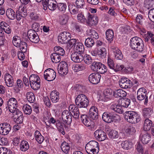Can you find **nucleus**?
Masks as SVG:
<instances>
[{"label": "nucleus", "instance_id": "obj_16", "mask_svg": "<svg viewBox=\"0 0 154 154\" xmlns=\"http://www.w3.org/2000/svg\"><path fill=\"white\" fill-rule=\"evenodd\" d=\"M71 60L75 63L81 62L83 60L82 53L75 52L71 55Z\"/></svg>", "mask_w": 154, "mask_h": 154}, {"label": "nucleus", "instance_id": "obj_62", "mask_svg": "<svg viewBox=\"0 0 154 154\" xmlns=\"http://www.w3.org/2000/svg\"><path fill=\"white\" fill-rule=\"evenodd\" d=\"M83 58L85 62L87 64L89 65L92 62V59L91 57L88 54H85L83 57Z\"/></svg>", "mask_w": 154, "mask_h": 154}, {"label": "nucleus", "instance_id": "obj_58", "mask_svg": "<svg viewBox=\"0 0 154 154\" xmlns=\"http://www.w3.org/2000/svg\"><path fill=\"white\" fill-rule=\"evenodd\" d=\"M101 64V63L100 62L94 61L93 62L91 66V69L94 71H96L98 70L99 66Z\"/></svg>", "mask_w": 154, "mask_h": 154}, {"label": "nucleus", "instance_id": "obj_10", "mask_svg": "<svg viewBox=\"0 0 154 154\" xmlns=\"http://www.w3.org/2000/svg\"><path fill=\"white\" fill-rule=\"evenodd\" d=\"M120 87L122 88H127L132 86V82L128 78L124 77L122 78L119 82Z\"/></svg>", "mask_w": 154, "mask_h": 154}, {"label": "nucleus", "instance_id": "obj_38", "mask_svg": "<svg viewBox=\"0 0 154 154\" xmlns=\"http://www.w3.org/2000/svg\"><path fill=\"white\" fill-rule=\"evenodd\" d=\"M29 148V146L27 141L22 140L20 144V149L23 152L27 150Z\"/></svg>", "mask_w": 154, "mask_h": 154}, {"label": "nucleus", "instance_id": "obj_57", "mask_svg": "<svg viewBox=\"0 0 154 154\" xmlns=\"http://www.w3.org/2000/svg\"><path fill=\"white\" fill-rule=\"evenodd\" d=\"M107 71V67L101 63L99 68L97 72L98 73L103 74L105 73Z\"/></svg>", "mask_w": 154, "mask_h": 154}, {"label": "nucleus", "instance_id": "obj_31", "mask_svg": "<svg viewBox=\"0 0 154 154\" xmlns=\"http://www.w3.org/2000/svg\"><path fill=\"white\" fill-rule=\"evenodd\" d=\"M110 109L120 114L122 113L123 111L121 106L119 104L116 103L112 104L111 106Z\"/></svg>", "mask_w": 154, "mask_h": 154}, {"label": "nucleus", "instance_id": "obj_32", "mask_svg": "<svg viewBox=\"0 0 154 154\" xmlns=\"http://www.w3.org/2000/svg\"><path fill=\"white\" fill-rule=\"evenodd\" d=\"M113 51L115 55V58L117 59L121 60L123 58V56L121 51L118 48H113Z\"/></svg>", "mask_w": 154, "mask_h": 154}, {"label": "nucleus", "instance_id": "obj_53", "mask_svg": "<svg viewBox=\"0 0 154 154\" xmlns=\"http://www.w3.org/2000/svg\"><path fill=\"white\" fill-rule=\"evenodd\" d=\"M69 7L70 12L72 14H75L79 13V8L75 7V5H69Z\"/></svg>", "mask_w": 154, "mask_h": 154}, {"label": "nucleus", "instance_id": "obj_44", "mask_svg": "<svg viewBox=\"0 0 154 154\" xmlns=\"http://www.w3.org/2000/svg\"><path fill=\"white\" fill-rule=\"evenodd\" d=\"M95 44L94 40L91 38H88L85 41V44L87 47L91 48Z\"/></svg>", "mask_w": 154, "mask_h": 154}, {"label": "nucleus", "instance_id": "obj_50", "mask_svg": "<svg viewBox=\"0 0 154 154\" xmlns=\"http://www.w3.org/2000/svg\"><path fill=\"white\" fill-rule=\"evenodd\" d=\"M20 38L17 36H15L13 38V43L14 46L18 47L22 42Z\"/></svg>", "mask_w": 154, "mask_h": 154}, {"label": "nucleus", "instance_id": "obj_61", "mask_svg": "<svg viewBox=\"0 0 154 154\" xmlns=\"http://www.w3.org/2000/svg\"><path fill=\"white\" fill-rule=\"evenodd\" d=\"M137 45L136 47H135L136 48H135L134 50L139 52L143 51L144 49V45L143 41H142V42Z\"/></svg>", "mask_w": 154, "mask_h": 154}, {"label": "nucleus", "instance_id": "obj_6", "mask_svg": "<svg viewBox=\"0 0 154 154\" xmlns=\"http://www.w3.org/2000/svg\"><path fill=\"white\" fill-rule=\"evenodd\" d=\"M7 104L6 107L11 112H14L17 107V101L14 98L12 97L9 99L7 102Z\"/></svg>", "mask_w": 154, "mask_h": 154}, {"label": "nucleus", "instance_id": "obj_27", "mask_svg": "<svg viewBox=\"0 0 154 154\" xmlns=\"http://www.w3.org/2000/svg\"><path fill=\"white\" fill-rule=\"evenodd\" d=\"M74 49L76 52H79L81 53H83L84 51L85 48L83 44L80 42H78L76 43L74 46Z\"/></svg>", "mask_w": 154, "mask_h": 154}, {"label": "nucleus", "instance_id": "obj_54", "mask_svg": "<svg viewBox=\"0 0 154 154\" xmlns=\"http://www.w3.org/2000/svg\"><path fill=\"white\" fill-rule=\"evenodd\" d=\"M72 114H71V112H69L67 110H64L62 114V119H65L66 117H68L69 121H70V118H72Z\"/></svg>", "mask_w": 154, "mask_h": 154}, {"label": "nucleus", "instance_id": "obj_30", "mask_svg": "<svg viewBox=\"0 0 154 154\" xmlns=\"http://www.w3.org/2000/svg\"><path fill=\"white\" fill-rule=\"evenodd\" d=\"M81 120L82 122L87 127L90 126L92 122L86 115H83L81 116Z\"/></svg>", "mask_w": 154, "mask_h": 154}, {"label": "nucleus", "instance_id": "obj_46", "mask_svg": "<svg viewBox=\"0 0 154 154\" xmlns=\"http://www.w3.org/2000/svg\"><path fill=\"white\" fill-rule=\"evenodd\" d=\"M97 53L100 57L102 58H105L107 54L106 49L105 48L101 47L99 50H98Z\"/></svg>", "mask_w": 154, "mask_h": 154}, {"label": "nucleus", "instance_id": "obj_18", "mask_svg": "<svg viewBox=\"0 0 154 154\" xmlns=\"http://www.w3.org/2000/svg\"><path fill=\"white\" fill-rule=\"evenodd\" d=\"M98 110L95 106H92L90 108L89 115V117L93 120H95L98 117Z\"/></svg>", "mask_w": 154, "mask_h": 154}, {"label": "nucleus", "instance_id": "obj_59", "mask_svg": "<svg viewBox=\"0 0 154 154\" xmlns=\"http://www.w3.org/2000/svg\"><path fill=\"white\" fill-rule=\"evenodd\" d=\"M135 148L139 153L143 154L144 148L142 144L140 142H138L135 146Z\"/></svg>", "mask_w": 154, "mask_h": 154}, {"label": "nucleus", "instance_id": "obj_60", "mask_svg": "<svg viewBox=\"0 0 154 154\" xmlns=\"http://www.w3.org/2000/svg\"><path fill=\"white\" fill-rule=\"evenodd\" d=\"M144 20L145 19L144 17L140 14H138L136 17V23L142 25Z\"/></svg>", "mask_w": 154, "mask_h": 154}, {"label": "nucleus", "instance_id": "obj_35", "mask_svg": "<svg viewBox=\"0 0 154 154\" xmlns=\"http://www.w3.org/2000/svg\"><path fill=\"white\" fill-rule=\"evenodd\" d=\"M85 69L86 66L85 65L82 64H76L73 65L72 66V69L75 72L84 70Z\"/></svg>", "mask_w": 154, "mask_h": 154}, {"label": "nucleus", "instance_id": "obj_63", "mask_svg": "<svg viewBox=\"0 0 154 154\" xmlns=\"http://www.w3.org/2000/svg\"><path fill=\"white\" fill-rule=\"evenodd\" d=\"M29 16L31 19L33 20H37L39 19V14L36 12H31L29 14Z\"/></svg>", "mask_w": 154, "mask_h": 154}, {"label": "nucleus", "instance_id": "obj_42", "mask_svg": "<svg viewBox=\"0 0 154 154\" xmlns=\"http://www.w3.org/2000/svg\"><path fill=\"white\" fill-rule=\"evenodd\" d=\"M51 57L52 62L54 63L59 62L61 59L60 56L55 53H53L51 54Z\"/></svg>", "mask_w": 154, "mask_h": 154}, {"label": "nucleus", "instance_id": "obj_34", "mask_svg": "<svg viewBox=\"0 0 154 154\" xmlns=\"http://www.w3.org/2000/svg\"><path fill=\"white\" fill-rule=\"evenodd\" d=\"M108 14L115 17L117 18L118 17H121L120 15L122 16L120 13L117 12V10L114 7H111L108 12Z\"/></svg>", "mask_w": 154, "mask_h": 154}, {"label": "nucleus", "instance_id": "obj_20", "mask_svg": "<svg viewBox=\"0 0 154 154\" xmlns=\"http://www.w3.org/2000/svg\"><path fill=\"white\" fill-rule=\"evenodd\" d=\"M142 40L140 38L135 36L131 38L130 40V46L131 48L134 49L137 45L142 42Z\"/></svg>", "mask_w": 154, "mask_h": 154}, {"label": "nucleus", "instance_id": "obj_9", "mask_svg": "<svg viewBox=\"0 0 154 154\" xmlns=\"http://www.w3.org/2000/svg\"><path fill=\"white\" fill-rule=\"evenodd\" d=\"M58 72L60 74L62 75H66L68 72L67 63L64 61L60 62L58 66Z\"/></svg>", "mask_w": 154, "mask_h": 154}, {"label": "nucleus", "instance_id": "obj_5", "mask_svg": "<svg viewBox=\"0 0 154 154\" xmlns=\"http://www.w3.org/2000/svg\"><path fill=\"white\" fill-rule=\"evenodd\" d=\"M147 91L144 88H140L137 93V99L139 101H141L145 99L144 104L146 105L148 102V96L146 95Z\"/></svg>", "mask_w": 154, "mask_h": 154}, {"label": "nucleus", "instance_id": "obj_56", "mask_svg": "<svg viewBox=\"0 0 154 154\" xmlns=\"http://www.w3.org/2000/svg\"><path fill=\"white\" fill-rule=\"evenodd\" d=\"M143 115L145 117H149L152 113V110L151 108H146L143 109Z\"/></svg>", "mask_w": 154, "mask_h": 154}, {"label": "nucleus", "instance_id": "obj_48", "mask_svg": "<svg viewBox=\"0 0 154 154\" xmlns=\"http://www.w3.org/2000/svg\"><path fill=\"white\" fill-rule=\"evenodd\" d=\"M55 53L59 55L63 56L65 54L64 49L60 46H56L54 48Z\"/></svg>", "mask_w": 154, "mask_h": 154}, {"label": "nucleus", "instance_id": "obj_47", "mask_svg": "<svg viewBox=\"0 0 154 154\" xmlns=\"http://www.w3.org/2000/svg\"><path fill=\"white\" fill-rule=\"evenodd\" d=\"M109 137L112 139L117 138L119 137L118 132L116 130L110 131L108 134Z\"/></svg>", "mask_w": 154, "mask_h": 154}, {"label": "nucleus", "instance_id": "obj_19", "mask_svg": "<svg viewBox=\"0 0 154 154\" xmlns=\"http://www.w3.org/2000/svg\"><path fill=\"white\" fill-rule=\"evenodd\" d=\"M69 110L72 112V115L75 118L77 119L79 117V112L78 107H77L74 104H71L69 107Z\"/></svg>", "mask_w": 154, "mask_h": 154}, {"label": "nucleus", "instance_id": "obj_41", "mask_svg": "<svg viewBox=\"0 0 154 154\" xmlns=\"http://www.w3.org/2000/svg\"><path fill=\"white\" fill-rule=\"evenodd\" d=\"M55 0H49L48 5V8L50 10L54 11L57 8V5Z\"/></svg>", "mask_w": 154, "mask_h": 154}, {"label": "nucleus", "instance_id": "obj_1", "mask_svg": "<svg viewBox=\"0 0 154 154\" xmlns=\"http://www.w3.org/2000/svg\"><path fill=\"white\" fill-rule=\"evenodd\" d=\"M126 121L132 124H136L140 120V117L137 112L128 111L125 112L124 115Z\"/></svg>", "mask_w": 154, "mask_h": 154}, {"label": "nucleus", "instance_id": "obj_17", "mask_svg": "<svg viewBox=\"0 0 154 154\" xmlns=\"http://www.w3.org/2000/svg\"><path fill=\"white\" fill-rule=\"evenodd\" d=\"M115 117L111 113L106 112L103 113L102 119L105 122L110 123L113 121Z\"/></svg>", "mask_w": 154, "mask_h": 154}, {"label": "nucleus", "instance_id": "obj_25", "mask_svg": "<svg viewBox=\"0 0 154 154\" xmlns=\"http://www.w3.org/2000/svg\"><path fill=\"white\" fill-rule=\"evenodd\" d=\"M51 101L54 103L57 102L59 99V93L56 90L52 91L50 94Z\"/></svg>", "mask_w": 154, "mask_h": 154}, {"label": "nucleus", "instance_id": "obj_55", "mask_svg": "<svg viewBox=\"0 0 154 154\" xmlns=\"http://www.w3.org/2000/svg\"><path fill=\"white\" fill-rule=\"evenodd\" d=\"M77 19L78 21L80 23H84L87 21V19L82 12L79 13L78 14L77 16Z\"/></svg>", "mask_w": 154, "mask_h": 154}, {"label": "nucleus", "instance_id": "obj_8", "mask_svg": "<svg viewBox=\"0 0 154 154\" xmlns=\"http://www.w3.org/2000/svg\"><path fill=\"white\" fill-rule=\"evenodd\" d=\"M71 36V34L69 32L64 31L60 34L58 36V40L62 44H65L68 42Z\"/></svg>", "mask_w": 154, "mask_h": 154}, {"label": "nucleus", "instance_id": "obj_40", "mask_svg": "<svg viewBox=\"0 0 154 154\" xmlns=\"http://www.w3.org/2000/svg\"><path fill=\"white\" fill-rule=\"evenodd\" d=\"M61 148L62 151L65 153L67 154L70 151V146L68 143L65 141L61 144Z\"/></svg>", "mask_w": 154, "mask_h": 154}, {"label": "nucleus", "instance_id": "obj_7", "mask_svg": "<svg viewBox=\"0 0 154 154\" xmlns=\"http://www.w3.org/2000/svg\"><path fill=\"white\" fill-rule=\"evenodd\" d=\"M44 77L45 79L48 81H51L54 80L56 77V73L51 69H46L44 72Z\"/></svg>", "mask_w": 154, "mask_h": 154}, {"label": "nucleus", "instance_id": "obj_37", "mask_svg": "<svg viewBox=\"0 0 154 154\" xmlns=\"http://www.w3.org/2000/svg\"><path fill=\"white\" fill-rule=\"evenodd\" d=\"M152 122L150 120L146 118L144 121L143 129L145 131H149L152 127Z\"/></svg>", "mask_w": 154, "mask_h": 154}, {"label": "nucleus", "instance_id": "obj_22", "mask_svg": "<svg viewBox=\"0 0 154 154\" xmlns=\"http://www.w3.org/2000/svg\"><path fill=\"white\" fill-rule=\"evenodd\" d=\"M107 64L108 66L110 68L116 72H117L118 71L122 70L124 67V66H122L118 69H116V67L114 66V62L113 60L109 57H108Z\"/></svg>", "mask_w": 154, "mask_h": 154}, {"label": "nucleus", "instance_id": "obj_45", "mask_svg": "<svg viewBox=\"0 0 154 154\" xmlns=\"http://www.w3.org/2000/svg\"><path fill=\"white\" fill-rule=\"evenodd\" d=\"M16 12L20 14H23L24 16H26L27 15V11L26 7L23 5H21L19 7Z\"/></svg>", "mask_w": 154, "mask_h": 154}, {"label": "nucleus", "instance_id": "obj_24", "mask_svg": "<svg viewBox=\"0 0 154 154\" xmlns=\"http://www.w3.org/2000/svg\"><path fill=\"white\" fill-rule=\"evenodd\" d=\"M112 91L111 89H107L105 90L103 92V100L107 101L110 100L112 96Z\"/></svg>", "mask_w": 154, "mask_h": 154}, {"label": "nucleus", "instance_id": "obj_49", "mask_svg": "<svg viewBox=\"0 0 154 154\" xmlns=\"http://www.w3.org/2000/svg\"><path fill=\"white\" fill-rule=\"evenodd\" d=\"M27 98L29 102L32 103L35 100V96L34 94L31 92H29L26 94Z\"/></svg>", "mask_w": 154, "mask_h": 154}, {"label": "nucleus", "instance_id": "obj_14", "mask_svg": "<svg viewBox=\"0 0 154 154\" xmlns=\"http://www.w3.org/2000/svg\"><path fill=\"white\" fill-rule=\"evenodd\" d=\"M101 75L98 73L94 72L91 74L89 76V81L93 84H97L99 82Z\"/></svg>", "mask_w": 154, "mask_h": 154}, {"label": "nucleus", "instance_id": "obj_11", "mask_svg": "<svg viewBox=\"0 0 154 154\" xmlns=\"http://www.w3.org/2000/svg\"><path fill=\"white\" fill-rule=\"evenodd\" d=\"M27 36L29 40L32 42L36 43L39 41V38L37 34L32 29L29 30L27 32Z\"/></svg>", "mask_w": 154, "mask_h": 154}, {"label": "nucleus", "instance_id": "obj_15", "mask_svg": "<svg viewBox=\"0 0 154 154\" xmlns=\"http://www.w3.org/2000/svg\"><path fill=\"white\" fill-rule=\"evenodd\" d=\"M11 130L10 125L7 123H4L0 124V134L3 135L8 134Z\"/></svg>", "mask_w": 154, "mask_h": 154}, {"label": "nucleus", "instance_id": "obj_33", "mask_svg": "<svg viewBox=\"0 0 154 154\" xmlns=\"http://www.w3.org/2000/svg\"><path fill=\"white\" fill-rule=\"evenodd\" d=\"M0 25L1 26L3 30L6 33L9 34L11 32V29L10 26L6 22L2 21L1 22Z\"/></svg>", "mask_w": 154, "mask_h": 154}, {"label": "nucleus", "instance_id": "obj_13", "mask_svg": "<svg viewBox=\"0 0 154 154\" xmlns=\"http://www.w3.org/2000/svg\"><path fill=\"white\" fill-rule=\"evenodd\" d=\"M98 18L97 16H94L93 14L88 13L86 22L88 26H91L96 25L98 23Z\"/></svg>", "mask_w": 154, "mask_h": 154}, {"label": "nucleus", "instance_id": "obj_39", "mask_svg": "<svg viewBox=\"0 0 154 154\" xmlns=\"http://www.w3.org/2000/svg\"><path fill=\"white\" fill-rule=\"evenodd\" d=\"M6 15L10 19L13 20L16 17V14L14 11L11 8H9L6 11Z\"/></svg>", "mask_w": 154, "mask_h": 154}, {"label": "nucleus", "instance_id": "obj_64", "mask_svg": "<svg viewBox=\"0 0 154 154\" xmlns=\"http://www.w3.org/2000/svg\"><path fill=\"white\" fill-rule=\"evenodd\" d=\"M85 4L84 0H77L75 2L76 7L79 8H83Z\"/></svg>", "mask_w": 154, "mask_h": 154}, {"label": "nucleus", "instance_id": "obj_52", "mask_svg": "<svg viewBox=\"0 0 154 154\" xmlns=\"http://www.w3.org/2000/svg\"><path fill=\"white\" fill-rule=\"evenodd\" d=\"M121 146L123 149H128L132 147V144L131 142L127 140L123 141L121 144Z\"/></svg>", "mask_w": 154, "mask_h": 154}, {"label": "nucleus", "instance_id": "obj_43", "mask_svg": "<svg viewBox=\"0 0 154 154\" xmlns=\"http://www.w3.org/2000/svg\"><path fill=\"white\" fill-rule=\"evenodd\" d=\"M24 113L26 115H30L32 111L31 106L25 104L23 105L22 108Z\"/></svg>", "mask_w": 154, "mask_h": 154}, {"label": "nucleus", "instance_id": "obj_21", "mask_svg": "<svg viewBox=\"0 0 154 154\" xmlns=\"http://www.w3.org/2000/svg\"><path fill=\"white\" fill-rule=\"evenodd\" d=\"M4 79L6 85L8 87L13 86L14 80L12 76L9 73H7L4 76Z\"/></svg>", "mask_w": 154, "mask_h": 154}, {"label": "nucleus", "instance_id": "obj_12", "mask_svg": "<svg viewBox=\"0 0 154 154\" xmlns=\"http://www.w3.org/2000/svg\"><path fill=\"white\" fill-rule=\"evenodd\" d=\"M94 136L98 141H102L107 137L106 133L102 130H97L94 132Z\"/></svg>", "mask_w": 154, "mask_h": 154}, {"label": "nucleus", "instance_id": "obj_3", "mask_svg": "<svg viewBox=\"0 0 154 154\" xmlns=\"http://www.w3.org/2000/svg\"><path fill=\"white\" fill-rule=\"evenodd\" d=\"M99 144L95 140H92L87 143L85 146L86 152L88 154H96L99 149Z\"/></svg>", "mask_w": 154, "mask_h": 154}, {"label": "nucleus", "instance_id": "obj_2", "mask_svg": "<svg viewBox=\"0 0 154 154\" xmlns=\"http://www.w3.org/2000/svg\"><path fill=\"white\" fill-rule=\"evenodd\" d=\"M76 105L80 108H87L89 104L87 97L84 94L78 95L75 100Z\"/></svg>", "mask_w": 154, "mask_h": 154}, {"label": "nucleus", "instance_id": "obj_29", "mask_svg": "<svg viewBox=\"0 0 154 154\" xmlns=\"http://www.w3.org/2000/svg\"><path fill=\"white\" fill-rule=\"evenodd\" d=\"M126 95V92L122 89H117L113 92V96L115 97H124Z\"/></svg>", "mask_w": 154, "mask_h": 154}, {"label": "nucleus", "instance_id": "obj_28", "mask_svg": "<svg viewBox=\"0 0 154 154\" xmlns=\"http://www.w3.org/2000/svg\"><path fill=\"white\" fill-rule=\"evenodd\" d=\"M118 102L121 107H128L130 103V100L127 98H122L119 99Z\"/></svg>", "mask_w": 154, "mask_h": 154}, {"label": "nucleus", "instance_id": "obj_36", "mask_svg": "<svg viewBox=\"0 0 154 154\" xmlns=\"http://www.w3.org/2000/svg\"><path fill=\"white\" fill-rule=\"evenodd\" d=\"M106 37L107 40L111 42L113 40L114 34L113 31L111 29H108L106 32Z\"/></svg>", "mask_w": 154, "mask_h": 154}, {"label": "nucleus", "instance_id": "obj_51", "mask_svg": "<svg viewBox=\"0 0 154 154\" xmlns=\"http://www.w3.org/2000/svg\"><path fill=\"white\" fill-rule=\"evenodd\" d=\"M154 1L152 0H146L144 2V7L147 9H149L153 7Z\"/></svg>", "mask_w": 154, "mask_h": 154}, {"label": "nucleus", "instance_id": "obj_4", "mask_svg": "<svg viewBox=\"0 0 154 154\" xmlns=\"http://www.w3.org/2000/svg\"><path fill=\"white\" fill-rule=\"evenodd\" d=\"M29 84L31 88L34 90H37L40 87V79L37 75L32 74L29 78Z\"/></svg>", "mask_w": 154, "mask_h": 154}, {"label": "nucleus", "instance_id": "obj_23", "mask_svg": "<svg viewBox=\"0 0 154 154\" xmlns=\"http://www.w3.org/2000/svg\"><path fill=\"white\" fill-rule=\"evenodd\" d=\"M34 137L36 141L40 144H42L45 140L44 137L38 130H36L35 131Z\"/></svg>", "mask_w": 154, "mask_h": 154}, {"label": "nucleus", "instance_id": "obj_26", "mask_svg": "<svg viewBox=\"0 0 154 154\" xmlns=\"http://www.w3.org/2000/svg\"><path fill=\"white\" fill-rule=\"evenodd\" d=\"M140 139L143 144H147L150 140L151 137L150 135L146 132V133L143 134H141Z\"/></svg>", "mask_w": 154, "mask_h": 154}]
</instances>
